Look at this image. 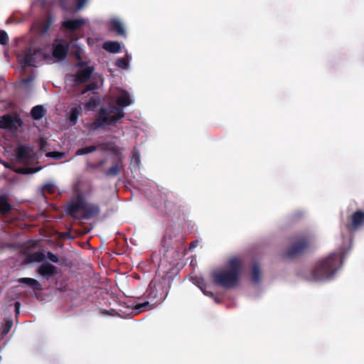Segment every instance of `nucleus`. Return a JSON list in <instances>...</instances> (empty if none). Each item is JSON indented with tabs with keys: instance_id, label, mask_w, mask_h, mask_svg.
Masks as SVG:
<instances>
[{
	"instance_id": "38",
	"label": "nucleus",
	"mask_w": 364,
	"mask_h": 364,
	"mask_svg": "<svg viewBox=\"0 0 364 364\" xmlns=\"http://www.w3.org/2000/svg\"><path fill=\"white\" fill-rule=\"evenodd\" d=\"M77 1V9L80 10L87 3V0H76Z\"/></svg>"
},
{
	"instance_id": "45",
	"label": "nucleus",
	"mask_w": 364,
	"mask_h": 364,
	"mask_svg": "<svg viewBox=\"0 0 364 364\" xmlns=\"http://www.w3.org/2000/svg\"><path fill=\"white\" fill-rule=\"evenodd\" d=\"M52 154H58V155L60 154V153H58V152H53Z\"/></svg>"
},
{
	"instance_id": "19",
	"label": "nucleus",
	"mask_w": 364,
	"mask_h": 364,
	"mask_svg": "<svg viewBox=\"0 0 364 364\" xmlns=\"http://www.w3.org/2000/svg\"><path fill=\"white\" fill-rule=\"evenodd\" d=\"M98 147H102V149L105 150L106 149V144L100 143V144H99L98 146L92 145V146H85L83 148L78 149L75 153V155L76 156H82V155L92 153V152L96 151Z\"/></svg>"
},
{
	"instance_id": "27",
	"label": "nucleus",
	"mask_w": 364,
	"mask_h": 364,
	"mask_svg": "<svg viewBox=\"0 0 364 364\" xmlns=\"http://www.w3.org/2000/svg\"><path fill=\"white\" fill-rule=\"evenodd\" d=\"M122 168L123 165L121 162L116 163L112 167L105 171V175L107 176H117L119 174Z\"/></svg>"
},
{
	"instance_id": "3",
	"label": "nucleus",
	"mask_w": 364,
	"mask_h": 364,
	"mask_svg": "<svg viewBox=\"0 0 364 364\" xmlns=\"http://www.w3.org/2000/svg\"><path fill=\"white\" fill-rule=\"evenodd\" d=\"M343 263L339 253H332L326 258L318 260L311 272L312 281H322L333 277Z\"/></svg>"
},
{
	"instance_id": "6",
	"label": "nucleus",
	"mask_w": 364,
	"mask_h": 364,
	"mask_svg": "<svg viewBox=\"0 0 364 364\" xmlns=\"http://www.w3.org/2000/svg\"><path fill=\"white\" fill-rule=\"evenodd\" d=\"M85 200V199L82 196H78L75 200L68 203L66 206L67 215L75 220L81 219V216H79L77 213L80 211H83Z\"/></svg>"
},
{
	"instance_id": "9",
	"label": "nucleus",
	"mask_w": 364,
	"mask_h": 364,
	"mask_svg": "<svg viewBox=\"0 0 364 364\" xmlns=\"http://www.w3.org/2000/svg\"><path fill=\"white\" fill-rule=\"evenodd\" d=\"M100 208L97 204L89 203L85 200L81 219L90 220L100 215Z\"/></svg>"
},
{
	"instance_id": "26",
	"label": "nucleus",
	"mask_w": 364,
	"mask_h": 364,
	"mask_svg": "<svg viewBox=\"0 0 364 364\" xmlns=\"http://www.w3.org/2000/svg\"><path fill=\"white\" fill-rule=\"evenodd\" d=\"M11 210V205L8 201L7 196L5 195L0 196V213L5 214Z\"/></svg>"
},
{
	"instance_id": "32",
	"label": "nucleus",
	"mask_w": 364,
	"mask_h": 364,
	"mask_svg": "<svg viewBox=\"0 0 364 364\" xmlns=\"http://www.w3.org/2000/svg\"><path fill=\"white\" fill-rule=\"evenodd\" d=\"M9 43V36L5 31L0 29V44L5 46Z\"/></svg>"
},
{
	"instance_id": "22",
	"label": "nucleus",
	"mask_w": 364,
	"mask_h": 364,
	"mask_svg": "<svg viewBox=\"0 0 364 364\" xmlns=\"http://www.w3.org/2000/svg\"><path fill=\"white\" fill-rule=\"evenodd\" d=\"M102 48L111 53H117L121 50V45L117 41H106L103 43Z\"/></svg>"
},
{
	"instance_id": "13",
	"label": "nucleus",
	"mask_w": 364,
	"mask_h": 364,
	"mask_svg": "<svg viewBox=\"0 0 364 364\" xmlns=\"http://www.w3.org/2000/svg\"><path fill=\"white\" fill-rule=\"evenodd\" d=\"M94 71V68L91 66L86 67L84 69L79 70L75 76V81L77 84H82L87 82Z\"/></svg>"
},
{
	"instance_id": "12",
	"label": "nucleus",
	"mask_w": 364,
	"mask_h": 364,
	"mask_svg": "<svg viewBox=\"0 0 364 364\" xmlns=\"http://www.w3.org/2000/svg\"><path fill=\"white\" fill-rule=\"evenodd\" d=\"M69 45L68 43L53 44V56L57 60H64L68 55Z\"/></svg>"
},
{
	"instance_id": "5",
	"label": "nucleus",
	"mask_w": 364,
	"mask_h": 364,
	"mask_svg": "<svg viewBox=\"0 0 364 364\" xmlns=\"http://www.w3.org/2000/svg\"><path fill=\"white\" fill-rule=\"evenodd\" d=\"M169 288V278L163 277L159 281H151L146 289V296L155 301V303H158L165 299Z\"/></svg>"
},
{
	"instance_id": "11",
	"label": "nucleus",
	"mask_w": 364,
	"mask_h": 364,
	"mask_svg": "<svg viewBox=\"0 0 364 364\" xmlns=\"http://www.w3.org/2000/svg\"><path fill=\"white\" fill-rule=\"evenodd\" d=\"M15 152L16 160L18 163L27 162L31 159L32 149L26 145H19Z\"/></svg>"
},
{
	"instance_id": "7",
	"label": "nucleus",
	"mask_w": 364,
	"mask_h": 364,
	"mask_svg": "<svg viewBox=\"0 0 364 364\" xmlns=\"http://www.w3.org/2000/svg\"><path fill=\"white\" fill-rule=\"evenodd\" d=\"M364 223V212L358 210L355 212L349 218L348 222L345 225L346 230L352 234L358 230Z\"/></svg>"
},
{
	"instance_id": "30",
	"label": "nucleus",
	"mask_w": 364,
	"mask_h": 364,
	"mask_svg": "<svg viewBox=\"0 0 364 364\" xmlns=\"http://www.w3.org/2000/svg\"><path fill=\"white\" fill-rule=\"evenodd\" d=\"M149 306H150L149 302L144 301L141 304H137L134 307V310L138 311L139 312H141V311H144L148 309V308Z\"/></svg>"
},
{
	"instance_id": "37",
	"label": "nucleus",
	"mask_w": 364,
	"mask_h": 364,
	"mask_svg": "<svg viewBox=\"0 0 364 364\" xmlns=\"http://www.w3.org/2000/svg\"><path fill=\"white\" fill-rule=\"evenodd\" d=\"M199 287H200V289H201V291L203 292V294L205 295L208 296L210 297H213L214 296V294H213V292L207 291L205 289V284H203L202 286H200Z\"/></svg>"
},
{
	"instance_id": "1",
	"label": "nucleus",
	"mask_w": 364,
	"mask_h": 364,
	"mask_svg": "<svg viewBox=\"0 0 364 364\" xmlns=\"http://www.w3.org/2000/svg\"><path fill=\"white\" fill-rule=\"evenodd\" d=\"M132 100L126 90H122L117 100V105H111L109 107H101L95 115V120L90 124V130L105 129L106 127H115L119 121L124 117L125 113L123 107L132 104Z\"/></svg>"
},
{
	"instance_id": "4",
	"label": "nucleus",
	"mask_w": 364,
	"mask_h": 364,
	"mask_svg": "<svg viewBox=\"0 0 364 364\" xmlns=\"http://www.w3.org/2000/svg\"><path fill=\"white\" fill-rule=\"evenodd\" d=\"M314 242V236L309 232H301L294 235L291 239V245L284 253L288 259L296 258L308 250Z\"/></svg>"
},
{
	"instance_id": "21",
	"label": "nucleus",
	"mask_w": 364,
	"mask_h": 364,
	"mask_svg": "<svg viewBox=\"0 0 364 364\" xmlns=\"http://www.w3.org/2000/svg\"><path fill=\"white\" fill-rule=\"evenodd\" d=\"M161 198L164 199V208L170 211H173L176 209V203L174 202L168 193H164L161 196Z\"/></svg>"
},
{
	"instance_id": "10",
	"label": "nucleus",
	"mask_w": 364,
	"mask_h": 364,
	"mask_svg": "<svg viewBox=\"0 0 364 364\" xmlns=\"http://www.w3.org/2000/svg\"><path fill=\"white\" fill-rule=\"evenodd\" d=\"M22 120L18 117H12L5 114L1 117V127L4 129H16L18 126H21Z\"/></svg>"
},
{
	"instance_id": "14",
	"label": "nucleus",
	"mask_w": 364,
	"mask_h": 364,
	"mask_svg": "<svg viewBox=\"0 0 364 364\" xmlns=\"http://www.w3.org/2000/svg\"><path fill=\"white\" fill-rule=\"evenodd\" d=\"M36 51L31 48L27 49L23 56L19 59L22 67L34 66Z\"/></svg>"
},
{
	"instance_id": "15",
	"label": "nucleus",
	"mask_w": 364,
	"mask_h": 364,
	"mask_svg": "<svg viewBox=\"0 0 364 364\" xmlns=\"http://www.w3.org/2000/svg\"><path fill=\"white\" fill-rule=\"evenodd\" d=\"M85 24V21L83 18H75L65 21L62 23V26L68 30L74 31Z\"/></svg>"
},
{
	"instance_id": "20",
	"label": "nucleus",
	"mask_w": 364,
	"mask_h": 364,
	"mask_svg": "<svg viewBox=\"0 0 364 364\" xmlns=\"http://www.w3.org/2000/svg\"><path fill=\"white\" fill-rule=\"evenodd\" d=\"M45 258H46V255L44 253H43L42 252H35L28 254L26 256V257L25 259V262L27 264L32 263L34 262H41L44 261Z\"/></svg>"
},
{
	"instance_id": "33",
	"label": "nucleus",
	"mask_w": 364,
	"mask_h": 364,
	"mask_svg": "<svg viewBox=\"0 0 364 364\" xmlns=\"http://www.w3.org/2000/svg\"><path fill=\"white\" fill-rule=\"evenodd\" d=\"M46 257H47L50 261L54 263H58L59 262V258L58 257L53 253L52 252H47V255H46Z\"/></svg>"
},
{
	"instance_id": "31",
	"label": "nucleus",
	"mask_w": 364,
	"mask_h": 364,
	"mask_svg": "<svg viewBox=\"0 0 364 364\" xmlns=\"http://www.w3.org/2000/svg\"><path fill=\"white\" fill-rule=\"evenodd\" d=\"M42 191L43 192H47V193H48L50 194H53L55 191V186L53 183H48L45 184L43 186Z\"/></svg>"
},
{
	"instance_id": "28",
	"label": "nucleus",
	"mask_w": 364,
	"mask_h": 364,
	"mask_svg": "<svg viewBox=\"0 0 364 364\" xmlns=\"http://www.w3.org/2000/svg\"><path fill=\"white\" fill-rule=\"evenodd\" d=\"M116 66L122 69H127L129 67V58L127 55L126 57L119 58L117 60L115 63Z\"/></svg>"
},
{
	"instance_id": "16",
	"label": "nucleus",
	"mask_w": 364,
	"mask_h": 364,
	"mask_svg": "<svg viewBox=\"0 0 364 364\" xmlns=\"http://www.w3.org/2000/svg\"><path fill=\"white\" fill-rule=\"evenodd\" d=\"M82 113V109L80 105H77L70 109L68 114V119L71 126H74L77 122V119Z\"/></svg>"
},
{
	"instance_id": "8",
	"label": "nucleus",
	"mask_w": 364,
	"mask_h": 364,
	"mask_svg": "<svg viewBox=\"0 0 364 364\" xmlns=\"http://www.w3.org/2000/svg\"><path fill=\"white\" fill-rule=\"evenodd\" d=\"M36 272L43 279L49 280L58 274V267L46 262L38 267Z\"/></svg>"
},
{
	"instance_id": "43",
	"label": "nucleus",
	"mask_w": 364,
	"mask_h": 364,
	"mask_svg": "<svg viewBox=\"0 0 364 364\" xmlns=\"http://www.w3.org/2000/svg\"><path fill=\"white\" fill-rule=\"evenodd\" d=\"M94 87H95L94 85L90 84L87 86L86 90H91L94 89Z\"/></svg>"
},
{
	"instance_id": "42",
	"label": "nucleus",
	"mask_w": 364,
	"mask_h": 364,
	"mask_svg": "<svg viewBox=\"0 0 364 364\" xmlns=\"http://www.w3.org/2000/svg\"><path fill=\"white\" fill-rule=\"evenodd\" d=\"M87 65V63L85 61H79L77 63V67H84Z\"/></svg>"
},
{
	"instance_id": "2",
	"label": "nucleus",
	"mask_w": 364,
	"mask_h": 364,
	"mask_svg": "<svg viewBox=\"0 0 364 364\" xmlns=\"http://www.w3.org/2000/svg\"><path fill=\"white\" fill-rule=\"evenodd\" d=\"M242 270V260L237 257L230 258L226 269L211 274L215 284L225 289H233L240 280Z\"/></svg>"
},
{
	"instance_id": "40",
	"label": "nucleus",
	"mask_w": 364,
	"mask_h": 364,
	"mask_svg": "<svg viewBox=\"0 0 364 364\" xmlns=\"http://www.w3.org/2000/svg\"><path fill=\"white\" fill-rule=\"evenodd\" d=\"M33 78L32 77H28L22 80V83L23 85H28L33 81Z\"/></svg>"
},
{
	"instance_id": "17",
	"label": "nucleus",
	"mask_w": 364,
	"mask_h": 364,
	"mask_svg": "<svg viewBox=\"0 0 364 364\" xmlns=\"http://www.w3.org/2000/svg\"><path fill=\"white\" fill-rule=\"evenodd\" d=\"M1 164H3V166L5 168L11 169V170H13L16 173H20V174L34 173L38 171L41 169V168H14L13 167V166L10 163H9V162L2 161Z\"/></svg>"
},
{
	"instance_id": "36",
	"label": "nucleus",
	"mask_w": 364,
	"mask_h": 364,
	"mask_svg": "<svg viewBox=\"0 0 364 364\" xmlns=\"http://www.w3.org/2000/svg\"><path fill=\"white\" fill-rule=\"evenodd\" d=\"M104 160L99 161L97 164L87 163V166L92 168H97L104 164Z\"/></svg>"
},
{
	"instance_id": "39",
	"label": "nucleus",
	"mask_w": 364,
	"mask_h": 364,
	"mask_svg": "<svg viewBox=\"0 0 364 364\" xmlns=\"http://www.w3.org/2000/svg\"><path fill=\"white\" fill-rule=\"evenodd\" d=\"M60 6L62 7V9L63 10H66V11H69L70 10V8L68 7L66 5H65V0H60Z\"/></svg>"
},
{
	"instance_id": "44",
	"label": "nucleus",
	"mask_w": 364,
	"mask_h": 364,
	"mask_svg": "<svg viewBox=\"0 0 364 364\" xmlns=\"http://www.w3.org/2000/svg\"><path fill=\"white\" fill-rule=\"evenodd\" d=\"M196 243H197V241H193V242H192L191 243L190 248H192V247H196Z\"/></svg>"
},
{
	"instance_id": "24",
	"label": "nucleus",
	"mask_w": 364,
	"mask_h": 364,
	"mask_svg": "<svg viewBox=\"0 0 364 364\" xmlns=\"http://www.w3.org/2000/svg\"><path fill=\"white\" fill-rule=\"evenodd\" d=\"M46 113V109L42 105H36L33 107L31 111V115L35 120L42 119Z\"/></svg>"
},
{
	"instance_id": "34",
	"label": "nucleus",
	"mask_w": 364,
	"mask_h": 364,
	"mask_svg": "<svg viewBox=\"0 0 364 364\" xmlns=\"http://www.w3.org/2000/svg\"><path fill=\"white\" fill-rule=\"evenodd\" d=\"M73 56L77 59L80 60L82 58V50L80 47H76V49L73 51Z\"/></svg>"
},
{
	"instance_id": "18",
	"label": "nucleus",
	"mask_w": 364,
	"mask_h": 364,
	"mask_svg": "<svg viewBox=\"0 0 364 364\" xmlns=\"http://www.w3.org/2000/svg\"><path fill=\"white\" fill-rule=\"evenodd\" d=\"M109 31L115 32L121 36H125L126 35L122 23L117 18H113L109 21Z\"/></svg>"
},
{
	"instance_id": "23",
	"label": "nucleus",
	"mask_w": 364,
	"mask_h": 364,
	"mask_svg": "<svg viewBox=\"0 0 364 364\" xmlns=\"http://www.w3.org/2000/svg\"><path fill=\"white\" fill-rule=\"evenodd\" d=\"M18 282L21 284H26L31 288H33L34 290H41V285L39 283L38 281H37L35 279L33 278H28V277H23L20 278Z\"/></svg>"
},
{
	"instance_id": "25",
	"label": "nucleus",
	"mask_w": 364,
	"mask_h": 364,
	"mask_svg": "<svg viewBox=\"0 0 364 364\" xmlns=\"http://www.w3.org/2000/svg\"><path fill=\"white\" fill-rule=\"evenodd\" d=\"M262 272L259 264L255 262L252 268V279L254 284H259L261 282Z\"/></svg>"
},
{
	"instance_id": "41",
	"label": "nucleus",
	"mask_w": 364,
	"mask_h": 364,
	"mask_svg": "<svg viewBox=\"0 0 364 364\" xmlns=\"http://www.w3.org/2000/svg\"><path fill=\"white\" fill-rule=\"evenodd\" d=\"M20 306H21V304H20L19 301H16L14 303V308H15L16 314H19Z\"/></svg>"
},
{
	"instance_id": "35",
	"label": "nucleus",
	"mask_w": 364,
	"mask_h": 364,
	"mask_svg": "<svg viewBox=\"0 0 364 364\" xmlns=\"http://www.w3.org/2000/svg\"><path fill=\"white\" fill-rule=\"evenodd\" d=\"M132 161L134 163H136L137 165L140 163V155L138 151H134L132 154Z\"/></svg>"
},
{
	"instance_id": "29",
	"label": "nucleus",
	"mask_w": 364,
	"mask_h": 364,
	"mask_svg": "<svg viewBox=\"0 0 364 364\" xmlns=\"http://www.w3.org/2000/svg\"><path fill=\"white\" fill-rule=\"evenodd\" d=\"M13 325V321L11 319L6 320L5 323L2 325V331L1 336H4L9 333Z\"/></svg>"
}]
</instances>
